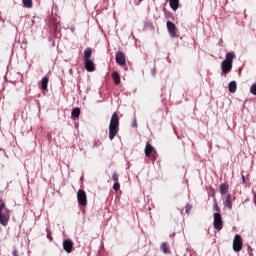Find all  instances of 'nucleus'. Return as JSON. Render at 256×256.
Masks as SVG:
<instances>
[{"mask_svg":"<svg viewBox=\"0 0 256 256\" xmlns=\"http://www.w3.org/2000/svg\"><path fill=\"white\" fill-rule=\"evenodd\" d=\"M214 229L217 231H221L223 229V217L221 216V213L216 212L214 213Z\"/></svg>","mask_w":256,"mask_h":256,"instance_id":"obj_4","label":"nucleus"},{"mask_svg":"<svg viewBox=\"0 0 256 256\" xmlns=\"http://www.w3.org/2000/svg\"><path fill=\"white\" fill-rule=\"evenodd\" d=\"M139 1H143V0H139Z\"/></svg>","mask_w":256,"mask_h":256,"instance_id":"obj_31","label":"nucleus"},{"mask_svg":"<svg viewBox=\"0 0 256 256\" xmlns=\"http://www.w3.org/2000/svg\"><path fill=\"white\" fill-rule=\"evenodd\" d=\"M220 193L221 195H227V193H229V185L222 183L220 185Z\"/></svg>","mask_w":256,"mask_h":256,"instance_id":"obj_15","label":"nucleus"},{"mask_svg":"<svg viewBox=\"0 0 256 256\" xmlns=\"http://www.w3.org/2000/svg\"><path fill=\"white\" fill-rule=\"evenodd\" d=\"M112 79H113L115 85H119L121 83V76L119 75V72H117V71L113 72Z\"/></svg>","mask_w":256,"mask_h":256,"instance_id":"obj_14","label":"nucleus"},{"mask_svg":"<svg viewBox=\"0 0 256 256\" xmlns=\"http://www.w3.org/2000/svg\"><path fill=\"white\" fill-rule=\"evenodd\" d=\"M119 133V114L117 112H114L112 114L110 124H109V139L110 141H113L115 137H117V134Z\"/></svg>","mask_w":256,"mask_h":256,"instance_id":"obj_1","label":"nucleus"},{"mask_svg":"<svg viewBox=\"0 0 256 256\" xmlns=\"http://www.w3.org/2000/svg\"><path fill=\"white\" fill-rule=\"evenodd\" d=\"M119 189H121V184H119V182H115L113 184V190L114 191H119Z\"/></svg>","mask_w":256,"mask_h":256,"instance_id":"obj_23","label":"nucleus"},{"mask_svg":"<svg viewBox=\"0 0 256 256\" xmlns=\"http://www.w3.org/2000/svg\"><path fill=\"white\" fill-rule=\"evenodd\" d=\"M85 69L89 73H93V71H95V63L93 60H85Z\"/></svg>","mask_w":256,"mask_h":256,"instance_id":"obj_11","label":"nucleus"},{"mask_svg":"<svg viewBox=\"0 0 256 256\" xmlns=\"http://www.w3.org/2000/svg\"><path fill=\"white\" fill-rule=\"evenodd\" d=\"M116 63L121 67H125L127 65V60L125 58V53L118 51L116 53Z\"/></svg>","mask_w":256,"mask_h":256,"instance_id":"obj_8","label":"nucleus"},{"mask_svg":"<svg viewBox=\"0 0 256 256\" xmlns=\"http://www.w3.org/2000/svg\"><path fill=\"white\" fill-rule=\"evenodd\" d=\"M191 209H193V206H191L190 204L186 205V213H187V215H189L191 213Z\"/></svg>","mask_w":256,"mask_h":256,"instance_id":"obj_25","label":"nucleus"},{"mask_svg":"<svg viewBox=\"0 0 256 256\" xmlns=\"http://www.w3.org/2000/svg\"><path fill=\"white\" fill-rule=\"evenodd\" d=\"M242 182H243V184L245 185L246 180H245V175H243V174H242Z\"/></svg>","mask_w":256,"mask_h":256,"instance_id":"obj_30","label":"nucleus"},{"mask_svg":"<svg viewBox=\"0 0 256 256\" xmlns=\"http://www.w3.org/2000/svg\"><path fill=\"white\" fill-rule=\"evenodd\" d=\"M79 115H81V109L80 108H74L71 112L72 119H79Z\"/></svg>","mask_w":256,"mask_h":256,"instance_id":"obj_17","label":"nucleus"},{"mask_svg":"<svg viewBox=\"0 0 256 256\" xmlns=\"http://www.w3.org/2000/svg\"><path fill=\"white\" fill-rule=\"evenodd\" d=\"M48 85H49V77L45 76L41 80V89H43L44 91L47 90Z\"/></svg>","mask_w":256,"mask_h":256,"instance_id":"obj_16","label":"nucleus"},{"mask_svg":"<svg viewBox=\"0 0 256 256\" xmlns=\"http://www.w3.org/2000/svg\"><path fill=\"white\" fill-rule=\"evenodd\" d=\"M12 255H13V256H19V251L13 250Z\"/></svg>","mask_w":256,"mask_h":256,"instance_id":"obj_29","label":"nucleus"},{"mask_svg":"<svg viewBox=\"0 0 256 256\" xmlns=\"http://www.w3.org/2000/svg\"><path fill=\"white\" fill-rule=\"evenodd\" d=\"M214 209L215 211H217V213H221V209H219V205L217 204V202H215Z\"/></svg>","mask_w":256,"mask_h":256,"instance_id":"obj_26","label":"nucleus"},{"mask_svg":"<svg viewBox=\"0 0 256 256\" xmlns=\"http://www.w3.org/2000/svg\"><path fill=\"white\" fill-rule=\"evenodd\" d=\"M47 239H49L50 241H53V236H51V232L47 233Z\"/></svg>","mask_w":256,"mask_h":256,"instance_id":"obj_28","label":"nucleus"},{"mask_svg":"<svg viewBox=\"0 0 256 256\" xmlns=\"http://www.w3.org/2000/svg\"><path fill=\"white\" fill-rule=\"evenodd\" d=\"M144 153H145L146 157H151V155H153V153H155V148L153 147V145H151V143L147 142L145 149H144Z\"/></svg>","mask_w":256,"mask_h":256,"instance_id":"obj_10","label":"nucleus"},{"mask_svg":"<svg viewBox=\"0 0 256 256\" xmlns=\"http://www.w3.org/2000/svg\"><path fill=\"white\" fill-rule=\"evenodd\" d=\"M166 27L168 29V33L170 37H173V38L177 37V26H175L173 22L167 21Z\"/></svg>","mask_w":256,"mask_h":256,"instance_id":"obj_7","label":"nucleus"},{"mask_svg":"<svg viewBox=\"0 0 256 256\" xmlns=\"http://www.w3.org/2000/svg\"><path fill=\"white\" fill-rule=\"evenodd\" d=\"M112 180L115 181V183H119V174L117 172L113 173Z\"/></svg>","mask_w":256,"mask_h":256,"instance_id":"obj_22","label":"nucleus"},{"mask_svg":"<svg viewBox=\"0 0 256 256\" xmlns=\"http://www.w3.org/2000/svg\"><path fill=\"white\" fill-rule=\"evenodd\" d=\"M250 93H252V95H256V84H253L250 88Z\"/></svg>","mask_w":256,"mask_h":256,"instance_id":"obj_24","label":"nucleus"},{"mask_svg":"<svg viewBox=\"0 0 256 256\" xmlns=\"http://www.w3.org/2000/svg\"><path fill=\"white\" fill-rule=\"evenodd\" d=\"M161 251L165 253V255H169L171 253V249H169V246H167V242H164L160 246Z\"/></svg>","mask_w":256,"mask_h":256,"instance_id":"obj_18","label":"nucleus"},{"mask_svg":"<svg viewBox=\"0 0 256 256\" xmlns=\"http://www.w3.org/2000/svg\"><path fill=\"white\" fill-rule=\"evenodd\" d=\"M3 209H5V202L0 203V213H3Z\"/></svg>","mask_w":256,"mask_h":256,"instance_id":"obj_27","label":"nucleus"},{"mask_svg":"<svg viewBox=\"0 0 256 256\" xmlns=\"http://www.w3.org/2000/svg\"><path fill=\"white\" fill-rule=\"evenodd\" d=\"M169 6L172 11H177L179 9V0H169Z\"/></svg>","mask_w":256,"mask_h":256,"instance_id":"obj_12","label":"nucleus"},{"mask_svg":"<svg viewBox=\"0 0 256 256\" xmlns=\"http://www.w3.org/2000/svg\"><path fill=\"white\" fill-rule=\"evenodd\" d=\"M235 59V54L228 52L226 54L225 59L221 63V70L222 73H231V70L233 69V60Z\"/></svg>","mask_w":256,"mask_h":256,"instance_id":"obj_2","label":"nucleus"},{"mask_svg":"<svg viewBox=\"0 0 256 256\" xmlns=\"http://www.w3.org/2000/svg\"><path fill=\"white\" fill-rule=\"evenodd\" d=\"M224 204H225V207H227L228 209H233V203L231 202V195L226 196Z\"/></svg>","mask_w":256,"mask_h":256,"instance_id":"obj_20","label":"nucleus"},{"mask_svg":"<svg viewBox=\"0 0 256 256\" xmlns=\"http://www.w3.org/2000/svg\"><path fill=\"white\" fill-rule=\"evenodd\" d=\"M23 6L26 7V9H32L33 8V0H22Z\"/></svg>","mask_w":256,"mask_h":256,"instance_id":"obj_21","label":"nucleus"},{"mask_svg":"<svg viewBox=\"0 0 256 256\" xmlns=\"http://www.w3.org/2000/svg\"><path fill=\"white\" fill-rule=\"evenodd\" d=\"M63 249L66 253H72L73 251V241L70 239L63 241Z\"/></svg>","mask_w":256,"mask_h":256,"instance_id":"obj_9","label":"nucleus"},{"mask_svg":"<svg viewBox=\"0 0 256 256\" xmlns=\"http://www.w3.org/2000/svg\"><path fill=\"white\" fill-rule=\"evenodd\" d=\"M228 89H229L230 93H235V91H237V82L231 81L228 84Z\"/></svg>","mask_w":256,"mask_h":256,"instance_id":"obj_19","label":"nucleus"},{"mask_svg":"<svg viewBox=\"0 0 256 256\" xmlns=\"http://www.w3.org/2000/svg\"><path fill=\"white\" fill-rule=\"evenodd\" d=\"M9 219H11V211L6 210L4 213L0 212V224H2L3 227H7Z\"/></svg>","mask_w":256,"mask_h":256,"instance_id":"obj_6","label":"nucleus"},{"mask_svg":"<svg viewBox=\"0 0 256 256\" xmlns=\"http://www.w3.org/2000/svg\"><path fill=\"white\" fill-rule=\"evenodd\" d=\"M243 249V239L241 238V235L236 234L233 240V250L236 253H239Z\"/></svg>","mask_w":256,"mask_h":256,"instance_id":"obj_5","label":"nucleus"},{"mask_svg":"<svg viewBox=\"0 0 256 256\" xmlns=\"http://www.w3.org/2000/svg\"><path fill=\"white\" fill-rule=\"evenodd\" d=\"M91 55H93V49L91 48H86L84 50V60L89 61L91 60Z\"/></svg>","mask_w":256,"mask_h":256,"instance_id":"obj_13","label":"nucleus"},{"mask_svg":"<svg viewBox=\"0 0 256 256\" xmlns=\"http://www.w3.org/2000/svg\"><path fill=\"white\" fill-rule=\"evenodd\" d=\"M77 201L80 207H87V193L83 189H79L77 192Z\"/></svg>","mask_w":256,"mask_h":256,"instance_id":"obj_3","label":"nucleus"}]
</instances>
